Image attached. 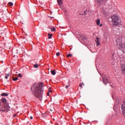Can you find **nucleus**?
<instances>
[{"label":"nucleus","mask_w":125,"mask_h":125,"mask_svg":"<svg viewBox=\"0 0 125 125\" xmlns=\"http://www.w3.org/2000/svg\"><path fill=\"white\" fill-rule=\"evenodd\" d=\"M42 83H35L31 87L33 95L41 101L42 100V93L43 92V91L42 90Z\"/></svg>","instance_id":"nucleus-1"},{"label":"nucleus","mask_w":125,"mask_h":125,"mask_svg":"<svg viewBox=\"0 0 125 125\" xmlns=\"http://www.w3.org/2000/svg\"><path fill=\"white\" fill-rule=\"evenodd\" d=\"M116 43L117 47L122 50L123 53H125V43L122 44V38L118 37L116 40Z\"/></svg>","instance_id":"nucleus-2"},{"label":"nucleus","mask_w":125,"mask_h":125,"mask_svg":"<svg viewBox=\"0 0 125 125\" xmlns=\"http://www.w3.org/2000/svg\"><path fill=\"white\" fill-rule=\"evenodd\" d=\"M111 19L112 25H113L114 26H117V25H119V24H120V21L118 16H112Z\"/></svg>","instance_id":"nucleus-3"},{"label":"nucleus","mask_w":125,"mask_h":125,"mask_svg":"<svg viewBox=\"0 0 125 125\" xmlns=\"http://www.w3.org/2000/svg\"><path fill=\"white\" fill-rule=\"evenodd\" d=\"M102 78H103V82L104 84H107L109 83V78L105 74L101 75Z\"/></svg>","instance_id":"nucleus-4"},{"label":"nucleus","mask_w":125,"mask_h":125,"mask_svg":"<svg viewBox=\"0 0 125 125\" xmlns=\"http://www.w3.org/2000/svg\"><path fill=\"white\" fill-rule=\"evenodd\" d=\"M121 64L122 72L123 74L125 75V62L122 61L121 62Z\"/></svg>","instance_id":"nucleus-5"},{"label":"nucleus","mask_w":125,"mask_h":125,"mask_svg":"<svg viewBox=\"0 0 125 125\" xmlns=\"http://www.w3.org/2000/svg\"><path fill=\"white\" fill-rule=\"evenodd\" d=\"M9 110V106H8V104H5L4 105L3 109L1 110L2 112H5V111H8Z\"/></svg>","instance_id":"nucleus-6"},{"label":"nucleus","mask_w":125,"mask_h":125,"mask_svg":"<svg viewBox=\"0 0 125 125\" xmlns=\"http://www.w3.org/2000/svg\"><path fill=\"white\" fill-rule=\"evenodd\" d=\"M121 108L122 110L123 114L125 116V102L122 105Z\"/></svg>","instance_id":"nucleus-7"},{"label":"nucleus","mask_w":125,"mask_h":125,"mask_svg":"<svg viewBox=\"0 0 125 125\" xmlns=\"http://www.w3.org/2000/svg\"><path fill=\"white\" fill-rule=\"evenodd\" d=\"M57 0L59 6H62V5H63L62 0Z\"/></svg>","instance_id":"nucleus-8"},{"label":"nucleus","mask_w":125,"mask_h":125,"mask_svg":"<svg viewBox=\"0 0 125 125\" xmlns=\"http://www.w3.org/2000/svg\"><path fill=\"white\" fill-rule=\"evenodd\" d=\"M99 37H96L95 42H97V45H100V42H99Z\"/></svg>","instance_id":"nucleus-9"},{"label":"nucleus","mask_w":125,"mask_h":125,"mask_svg":"<svg viewBox=\"0 0 125 125\" xmlns=\"http://www.w3.org/2000/svg\"><path fill=\"white\" fill-rule=\"evenodd\" d=\"M1 102L2 103H3L4 104H6V99L4 98H3L1 99Z\"/></svg>","instance_id":"nucleus-10"},{"label":"nucleus","mask_w":125,"mask_h":125,"mask_svg":"<svg viewBox=\"0 0 125 125\" xmlns=\"http://www.w3.org/2000/svg\"><path fill=\"white\" fill-rule=\"evenodd\" d=\"M120 102H121V99L117 98L116 100V103L117 104L119 105Z\"/></svg>","instance_id":"nucleus-11"},{"label":"nucleus","mask_w":125,"mask_h":125,"mask_svg":"<svg viewBox=\"0 0 125 125\" xmlns=\"http://www.w3.org/2000/svg\"><path fill=\"white\" fill-rule=\"evenodd\" d=\"M97 25L98 26H99L100 25V20L99 19H98L96 21Z\"/></svg>","instance_id":"nucleus-12"},{"label":"nucleus","mask_w":125,"mask_h":125,"mask_svg":"<svg viewBox=\"0 0 125 125\" xmlns=\"http://www.w3.org/2000/svg\"><path fill=\"white\" fill-rule=\"evenodd\" d=\"M51 74L53 75V76H55V75H56V72L55 71V70L51 71Z\"/></svg>","instance_id":"nucleus-13"},{"label":"nucleus","mask_w":125,"mask_h":125,"mask_svg":"<svg viewBox=\"0 0 125 125\" xmlns=\"http://www.w3.org/2000/svg\"><path fill=\"white\" fill-rule=\"evenodd\" d=\"M1 96H8V94L6 93H3L1 94Z\"/></svg>","instance_id":"nucleus-14"},{"label":"nucleus","mask_w":125,"mask_h":125,"mask_svg":"<svg viewBox=\"0 0 125 125\" xmlns=\"http://www.w3.org/2000/svg\"><path fill=\"white\" fill-rule=\"evenodd\" d=\"M9 73L6 74L5 76V79H6V80H7V79H8V77H9Z\"/></svg>","instance_id":"nucleus-15"},{"label":"nucleus","mask_w":125,"mask_h":125,"mask_svg":"<svg viewBox=\"0 0 125 125\" xmlns=\"http://www.w3.org/2000/svg\"><path fill=\"white\" fill-rule=\"evenodd\" d=\"M48 36H49L48 37V39H51V37H52L53 35L52 34H48Z\"/></svg>","instance_id":"nucleus-16"},{"label":"nucleus","mask_w":125,"mask_h":125,"mask_svg":"<svg viewBox=\"0 0 125 125\" xmlns=\"http://www.w3.org/2000/svg\"><path fill=\"white\" fill-rule=\"evenodd\" d=\"M33 66H34V68H39V64H34Z\"/></svg>","instance_id":"nucleus-17"},{"label":"nucleus","mask_w":125,"mask_h":125,"mask_svg":"<svg viewBox=\"0 0 125 125\" xmlns=\"http://www.w3.org/2000/svg\"><path fill=\"white\" fill-rule=\"evenodd\" d=\"M104 0H97V2H99V3H101V2H103Z\"/></svg>","instance_id":"nucleus-18"},{"label":"nucleus","mask_w":125,"mask_h":125,"mask_svg":"<svg viewBox=\"0 0 125 125\" xmlns=\"http://www.w3.org/2000/svg\"><path fill=\"white\" fill-rule=\"evenodd\" d=\"M8 4H9V5H10L11 6H13V3L11 2H9L8 3Z\"/></svg>","instance_id":"nucleus-19"},{"label":"nucleus","mask_w":125,"mask_h":125,"mask_svg":"<svg viewBox=\"0 0 125 125\" xmlns=\"http://www.w3.org/2000/svg\"><path fill=\"white\" fill-rule=\"evenodd\" d=\"M13 81H14L15 82L16 81H17L18 80V78H14V77H13Z\"/></svg>","instance_id":"nucleus-20"},{"label":"nucleus","mask_w":125,"mask_h":125,"mask_svg":"<svg viewBox=\"0 0 125 125\" xmlns=\"http://www.w3.org/2000/svg\"><path fill=\"white\" fill-rule=\"evenodd\" d=\"M69 87H70V83H69L68 85L65 86V88H66V89Z\"/></svg>","instance_id":"nucleus-21"},{"label":"nucleus","mask_w":125,"mask_h":125,"mask_svg":"<svg viewBox=\"0 0 125 125\" xmlns=\"http://www.w3.org/2000/svg\"><path fill=\"white\" fill-rule=\"evenodd\" d=\"M56 30V29H55V27H53L52 28V29L51 30V31L52 32H54V31H55Z\"/></svg>","instance_id":"nucleus-22"},{"label":"nucleus","mask_w":125,"mask_h":125,"mask_svg":"<svg viewBox=\"0 0 125 125\" xmlns=\"http://www.w3.org/2000/svg\"><path fill=\"white\" fill-rule=\"evenodd\" d=\"M67 57H72V54H68L67 55Z\"/></svg>","instance_id":"nucleus-23"},{"label":"nucleus","mask_w":125,"mask_h":125,"mask_svg":"<svg viewBox=\"0 0 125 125\" xmlns=\"http://www.w3.org/2000/svg\"><path fill=\"white\" fill-rule=\"evenodd\" d=\"M18 76L19 78H21V77H23V76H22V75H21V74H18Z\"/></svg>","instance_id":"nucleus-24"},{"label":"nucleus","mask_w":125,"mask_h":125,"mask_svg":"<svg viewBox=\"0 0 125 125\" xmlns=\"http://www.w3.org/2000/svg\"><path fill=\"white\" fill-rule=\"evenodd\" d=\"M56 55H57V56H59V55H60V53H59V52H57Z\"/></svg>","instance_id":"nucleus-25"},{"label":"nucleus","mask_w":125,"mask_h":125,"mask_svg":"<svg viewBox=\"0 0 125 125\" xmlns=\"http://www.w3.org/2000/svg\"><path fill=\"white\" fill-rule=\"evenodd\" d=\"M79 86H80V87H82L83 86V85L82 84V83H80L79 84Z\"/></svg>","instance_id":"nucleus-26"},{"label":"nucleus","mask_w":125,"mask_h":125,"mask_svg":"<svg viewBox=\"0 0 125 125\" xmlns=\"http://www.w3.org/2000/svg\"><path fill=\"white\" fill-rule=\"evenodd\" d=\"M30 120H33V117H32V116H30Z\"/></svg>","instance_id":"nucleus-27"},{"label":"nucleus","mask_w":125,"mask_h":125,"mask_svg":"<svg viewBox=\"0 0 125 125\" xmlns=\"http://www.w3.org/2000/svg\"><path fill=\"white\" fill-rule=\"evenodd\" d=\"M48 91H49V92H52V90H49Z\"/></svg>","instance_id":"nucleus-28"},{"label":"nucleus","mask_w":125,"mask_h":125,"mask_svg":"<svg viewBox=\"0 0 125 125\" xmlns=\"http://www.w3.org/2000/svg\"><path fill=\"white\" fill-rule=\"evenodd\" d=\"M84 14L85 15H86V11H84Z\"/></svg>","instance_id":"nucleus-29"},{"label":"nucleus","mask_w":125,"mask_h":125,"mask_svg":"<svg viewBox=\"0 0 125 125\" xmlns=\"http://www.w3.org/2000/svg\"><path fill=\"white\" fill-rule=\"evenodd\" d=\"M100 27H102V23H101V24L100 25Z\"/></svg>","instance_id":"nucleus-30"},{"label":"nucleus","mask_w":125,"mask_h":125,"mask_svg":"<svg viewBox=\"0 0 125 125\" xmlns=\"http://www.w3.org/2000/svg\"><path fill=\"white\" fill-rule=\"evenodd\" d=\"M42 117H43V118H44V114L42 115Z\"/></svg>","instance_id":"nucleus-31"},{"label":"nucleus","mask_w":125,"mask_h":125,"mask_svg":"<svg viewBox=\"0 0 125 125\" xmlns=\"http://www.w3.org/2000/svg\"><path fill=\"white\" fill-rule=\"evenodd\" d=\"M50 110L51 112H52V111H53V110L51 109H50Z\"/></svg>","instance_id":"nucleus-32"},{"label":"nucleus","mask_w":125,"mask_h":125,"mask_svg":"<svg viewBox=\"0 0 125 125\" xmlns=\"http://www.w3.org/2000/svg\"><path fill=\"white\" fill-rule=\"evenodd\" d=\"M47 95H49V93H47Z\"/></svg>","instance_id":"nucleus-33"},{"label":"nucleus","mask_w":125,"mask_h":125,"mask_svg":"<svg viewBox=\"0 0 125 125\" xmlns=\"http://www.w3.org/2000/svg\"><path fill=\"white\" fill-rule=\"evenodd\" d=\"M83 85H84V84H83Z\"/></svg>","instance_id":"nucleus-34"},{"label":"nucleus","mask_w":125,"mask_h":125,"mask_svg":"<svg viewBox=\"0 0 125 125\" xmlns=\"http://www.w3.org/2000/svg\"><path fill=\"white\" fill-rule=\"evenodd\" d=\"M50 29H52V28H50Z\"/></svg>","instance_id":"nucleus-35"}]
</instances>
